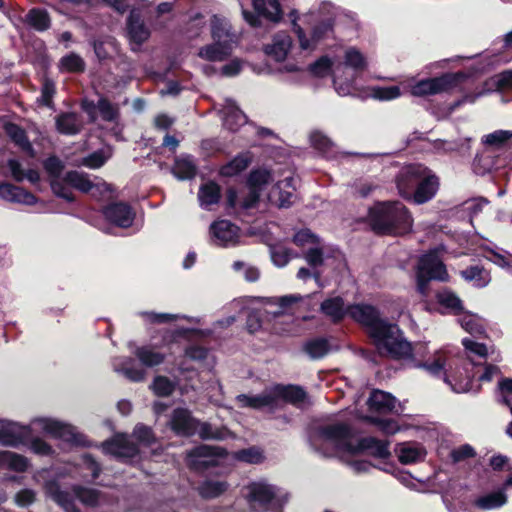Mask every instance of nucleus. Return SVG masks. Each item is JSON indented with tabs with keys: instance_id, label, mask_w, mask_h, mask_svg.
<instances>
[{
	"instance_id": "nucleus-5",
	"label": "nucleus",
	"mask_w": 512,
	"mask_h": 512,
	"mask_svg": "<svg viewBox=\"0 0 512 512\" xmlns=\"http://www.w3.org/2000/svg\"><path fill=\"white\" fill-rule=\"evenodd\" d=\"M368 66L366 56L356 47L345 50L343 61L335 64L333 68V84L337 93L341 96L353 91L357 77Z\"/></svg>"
},
{
	"instance_id": "nucleus-2",
	"label": "nucleus",
	"mask_w": 512,
	"mask_h": 512,
	"mask_svg": "<svg viewBox=\"0 0 512 512\" xmlns=\"http://www.w3.org/2000/svg\"><path fill=\"white\" fill-rule=\"evenodd\" d=\"M32 425L38 426L42 433L54 439L72 444H78L81 441V434L73 425L52 417H35L30 425L0 419V445L12 448L26 445L31 435Z\"/></svg>"
},
{
	"instance_id": "nucleus-30",
	"label": "nucleus",
	"mask_w": 512,
	"mask_h": 512,
	"mask_svg": "<svg viewBox=\"0 0 512 512\" xmlns=\"http://www.w3.org/2000/svg\"><path fill=\"white\" fill-rule=\"evenodd\" d=\"M294 179L286 177L284 180L279 181L269 194V201L275 203L280 208L289 207L295 198L294 195Z\"/></svg>"
},
{
	"instance_id": "nucleus-53",
	"label": "nucleus",
	"mask_w": 512,
	"mask_h": 512,
	"mask_svg": "<svg viewBox=\"0 0 512 512\" xmlns=\"http://www.w3.org/2000/svg\"><path fill=\"white\" fill-rule=\"evenodd\" d=\"M462 277L473 282L476 287L483 288L490 282L489 274L479 266H471L461 271Z\"/></svg>"
},
{
	"instance_id": "nucleus-46",
	"label": "nucleus",
	"mask_w": 512,
	"mask_h": 512,
	"mask_svg": "<svg viewBox=\"0 0 512 512\" xmlns=\"http://www.w3.org/2000/svg\"><path fill=\"white\" fill-rule=\"evenodd\" d=\"M172 172L179 180L191 179L196 174V165L191 156H181L175 160Z\"/></svg>"
},
{
	"instance_id": "nucleus-64",
	"label": "nucleus",
	"mask_w": 512,
	"mask_h": 512,
	"mask_svg": "<svg viewBox=\"0 0 512 512\" xmlns=\"http://www.w3.org/2000/svg\"><path fill=\"white\" fill-rule=\"evenodd\" d=\"M235 458L239 461L256 464L263 460V455L258 448L251 447L235 453Z\"/></svg>"
},
{
	"instance_id": "nucleus-49",
	"label": "nucleus",
	"mask_w": 512,
	"mask_h": 512,
	"mask_svg": "<svg viewBox=\"0 0 512 512\" xmlns=\"http://www.w3.org/2000/svg\"><path fill=\"white\" fill-rule=\"evenodd\" d=\"M228 488V484L222 480H205L198 492L202 498L213 499L222 495Z\"/></svg>"
},
{
	"instance_id": "nucleus-39",
	"label": "nucleus",
	"mask_w": 512,
	"mask_h": 512,
	"mask_svg": "<svg viewBox=\"0 0 512 512\" xmlns=\"http://www.w3.org/2000/svg\"><path fill=\"white\" fill-rule=\"evenodd\" d=\"M233 49V47H230L227 44L225 45L214 41L211 44L201 47L198 51V56L206 61L221 62L231 55Z\"/></svg>"
},
{
	"instance_id": "nucleus-41",
	"label": "nucleus",
	"mask_w": 512,
	"mask_h": 512,
	"mask_svg": "<svg viewBox=\"0 0 512 512\" xmlns=\"http://www.w3.org/2000/svg\"><path fill=\"white\" fill-rule=\"evenodd\" d=\"M321 311L333 322H338L348 314V306H345L341 297L336 296L324 300L321 304Z\"/></svg>"
},
{
	"instance_id": "nucleus-51",
	"label": "nucleus",
	"mask_w": 512,
	"mask_h": 512,
	"mask_svg": "<svg viewBox=\"0 0 512 512\" xmlns=\"http://www.w3.org/2000/svg\"><path fill=\"white\" fill-rule=\"evenodd\" d=\"M58 67L61 72L81 73L86 64L80 55L71 52L60 59Z\"/></svg>"
},
{
	"instance_id": "nucleus-23",
	"label": "nucleus",
	"mask_w": 512,
	"mask_h": 512,
	"mask_svg": "<svg viewBox=\"0 0 512 512\" xmlns=\"http://www.w3.org/2000/svg\"><path fill=\"white\" fill-rule=\"evenodd\" d=\"M348 315L355 321L368 327L370 335L376 326L382 325L385 322V320L379 317L375 307L366 304L348 306Z\"/></svg>"
},
{
	"instance_id": "nucleus-27",
	"label": "nucleus",
	"mask_w": 512,
	"mask_h": 512,
	"mask_svg": "<svg viewBox=\"0 0 512 512\" xmlns=\"http://www.w3.org/2000/svg\"><path fill=\"white\" fill-rule=\"evenodd\" d=\"M370 410L378 413L400 412V405L397 399L390 393L374 390L367 401Z\"/></svg>"
},
{
	"instance_id": "nucleus-28",
	"label": "nucleus",
	"mask_w": 512,
	"mask_h": 512,
	"mask_svg": "<svg viewBox=\"0 0 512 512\" xmlns=\"http://www.w3.org/2000/svg\"><path fill=\"white\" fill-rule=\"evenodd\" d=\"M210 25L213 41H217L225 45L227 43L228 46L233 48L236 46L237 36L231 30V25L225 18L214 15L211 18Z\"/></svg>"
},
{
	"instance_id": "nucleus-18",
	"label": "nucleus",
	"mask_w": 512,
	"mask_h": 512,
	"mask_svg": "<svg viewBox=\"0 0 512 512\" xmlns=\"http://www.w3.org/2000/svg\"><path fill=\"white\" fill-rule=\"evenodd\" d=\"M64 184L71 191L70 187H73L81 192H90L93 196L98 193L102 194L109 190L108 185L105 182L98 181L94 183L87 174L78 171H70L64 176Z\"/></svg>"
},
{
	"instance_id": "nucleus-33",
	"label": "nucleus",
	"mask_w": 512,
	"mask_h": 512,
	"mask_svg": "<svg viewBox=\"0 0 512 512\" xmlns=\"http://www.w3.org/2000/svg\"><path fill=\"white\" fill-rule=\"evenodd\" d=\"M221 114L223 119V126L230 131H236L239 129V127L246 123L245 114L231 99L225 100Z\"/></svg>"
},
{
	"instance_id": "nucleus-15",
	"label": "nucleus",
	"mask_w": 512,
	"mask_h": 512,
	"mask_svg": "<svg viewBox=\"0 0 512 512\" xmlns=\"http://www.w3.org/2000/svg\"><path fill=\"white\" fill-rule=\"evenodd\" d=\"M212 242L219 247H232L239 243V228L228 220H218L210 225Z\"/></svg>"
},
{
	"instance_id": "nucleus-63",
	"label": "nucleus",
	"mask_w": 512,
	"mask_h": 512,
	"mask_svg": "<svg viewBox=\"0 0 512 512\" xmlns=\"http://www.w3.org/2000/svg\"><path fill=\"white\" fill-rule=\"evenodd\" d=\"M206 21L201 14H196L194 17L190 19L187 24L186 34L188 38H196L201 35L203 30L205 29Z\"/></svg>"
},
{
	"instance_id": "nucleus-50",
	"label": "nucleus",
	"mask_w": 512,
	"mask_h": 512,
	"mask_svg": "<svg viewBox=\"0 0 512 512\" xmlns=\"http://www.w3.org/2000/svg\"><path fill=\"white\" fill-rule=\"evenodd\" d=\"M5 132L23 151L33 155V147L27 139L25 131L18 125L8 123L5 125Z\"/></svg>"
},
{
	"instance_id": "nucleus-32",
	"label": "nucleus",
	"mask_w": 512,
	"mask_h": 512,
	"mask_svg": "<svg viewBox=\"0 0 512 512\" xmlns=\"http://www.w3.org/2000/svg\"><path fill=\"white\" fill-rule=\"evenodd\" d=\"M113 370L124 375L132 382H141L146 377L143 368L134 366V360L129 357H115L112 360Z\"/></svg>"
},
{
	"instance_id": "nucleus-37",
	"label": "nucleus",
	"mask_w": 512,
	"mask_h": 512,
	"mask_svg": "<svg viewBox=\"0 0 512 512\" xmlns=\"http://www.w3.org/2000/svg\"><path fill=\"white\" fill-rule=\"evenodd\" d=\"M56 129L59 133L73 136L83 128L81 117L74 112H64L55 118Z\"/></svg>"
},
{
	"instance_id": "nucleus-14",
	"label": "nucleus",
	"mask_w": 512,
	"mask_h": 512,
	"mask_svg": "<svg viewBox=\"0 0 512 512\" xmlns=\"http://www.w3.org/2000/svg\"><path fill=\"white\" fill-rule=\"evenodd\" d=\"M253 6L258 15L247 10L242 11L245 21L253 27L260 25L259 15L272 22H278L282 18L281 7L277 0H253Z\"/></svg>"
},
{
	"instance_id": "nucleus-59",
	"label": "nucleus",
	"mask_w": 512,
	"mask_h": 512,
	"mask_svg": "<svg viewBox=\"0 0 512 512\" xmlns=\"http://www.w3.org/2000/svg\"><path fill=\"white\" fill-rule=\"evenodd\" d=\"M101 118L105 121H116L119 116L117 106L113 105L105 98H100L96 105Z\"/></svg>"
},
{
	"instance_id": "nucleus-47",
	"label": "nucleus",
	"mask_w": 512,
	"mask_h": 512,
	"mask_svg": "<svg viewBox=\"0 0 512 512\" xmlns=\"http://www.w3.org/2000/svg\"><path fill=\"white\" fill-rule=\"evenodd\" d=\"M310 143L325 157H332L335 152V144L322 131L315 130L311 132Z\"/></svg>"
},
{
	"instance_id": "nucleus-21",
	"label": "nucleus",
	"mask_w": 512,
	"mask_h": 512,
	"mask_svg": "<svg viewBox=\"0 0 512 512\" xmlns=\"http://www.w3.org/2000/svg\"><path fill=\"white\" fill-rule=\"evenodd\" d=\"M333 24L330 19L324 20L314 26L311 38H307L300 26H295V32L299 39L302 50H313L316 45L323 39L329 37L333 31Z\"/></svg>"
},
{
	"instance_id": "nucleus-62",
	"label": "nucleus",
	"mask_w": 512,
	"mask_h": 512,
	"mask_svg": "<svg viewBox=\"0 0 512 512\" xmlns=\"http://www.w3.org/2000/svg\"><path fill=\"white\" fill-rule=\"evenodd\" d=\"M372 96L375 99L381 101H389L396 99L401 96V91L398 86H388V87H374L372 90Z\"/></svg>"
},
{
	"instance_id": "nucleus-29",
	"label": "nucleus",
	"mask_w": 512,
	"mask_h": 512,
	"mask_svg": "<svg viewBox=\"0 0 512 512\" xmlns=\"http://www.w3.org/2000/svg\"><path fill=\"white\" fill-rule=\"evenodd\" d=\"M485 90L475 95H466L464 98L457 102L455 106H459L461 103H473L478 97L486 92L501 89H512V70L504 71L494 77H491L485 83Z\"/></svg>"
},
{
	"instance_id": "nucleus-7",
	"label": "nucleus",
	"mask_w": 512,
	"mask_h": 512,
	"mask_svg": "<svg viewBox=\"0 0 512 512\" xmlns=\"http://www.w3.org/2000/svg\"><path fill=\"white\" fill-rule=\"evenodd\" d=\"M154 441L152 429L143 424H138L133 434H117L111 440L103 443V450L117 458L126 459L136 456L139 452V445L148 446Z\"/></svg>"
},
{
	"instance_id": "nucleus-42",
	"label": "nucleus",
	"mask_w": 512,
	"mask_h": 512,
	"mask_svg": "<svg viewBox=\"0 0 512 512\" xmlns=\"http://www.w3.org/2000/svg\"><path fill=\"white\" fill-rule=\"evenodd\" d=\"M25 22L38 32L46 31L51 26L49 13L42 8H32L25 16Z\"/></svg>"
},
{
	"instance_id": "nucleus-57",
	"label": "nucleus",
	"mask_w": 512,
	"mask_h": 512,
	"mask_svg": "<svg viewBox=\"0 0 512 512\" xmlns=\"http://www.w3.org/2000/svg\"><path fill=\"white\" fill-rule=\"evenodd\" d=\"M305 352L313 359H318L325 356L329 350V345L326 339L318 338L308 341L304 346Z\"/></svg>"
},
{
	"instance_id": "nucleus-55",
	"label": "nucleus",
	"mask_w": 512,
	"mask_h": 512,
	"mask_svg": "<svg viewBox=\"0 0 512 512\" xmlns=\"http://www.w3.org/2000/svg\"><path fill=\"white\" fill-rule=\"evenodd\" d=\"M74 495L85 505L96 506L101 500V494L98 490L93 488H85L82 486H75L73 488Z\"/></svg>"
},
{
	"instance_id": "nucleus-31",
	"label": "nucleus",
	"mask_w": 512,
	"mask_h": 512,
	"mask_svg": "<svg viewBox=\"0 0 512 512\" xmlns=\"http://www.w3.org/2000/svg\"><path fill=\"white\" fill-rule=\"evenodd\" d=\"M395 453L402 464L409 465L424 460L426 449L417 442H403L397 444Z\"/></svg>"
},
{
	"instance_id": "nucleus-13",
	"label": "nucleus",
	"mask_w": 512,
	"mask_h": 512,
	"mask_svg": "<svg viewBox=\"0 0 512 512\" xmlns=\"http://www.w3.org/2000/svg\"><path fill=\"white\" fill-rule=\"evenodd\" d=\"M272 180V174L266 169L252 171L248 178L249 191L240 202V207L243 209L253 208L258 202L261 192Z\"/></svg>"
},
{
	"instance_id": "nucleus-25",
	"label": "nucleus",
	"mask_w": 512,
	"mask_h": 512,
	"mask_svg": "<svg viewBox=\"0 0 512 512\" xmlns=\"http://www.w3.org/2000/svg\"><path fill=\"white\" fill-rule=\"evenodd\" d=\"M236 401L240 407L256 410L266 409L269 412H274L276 410L272 388L266 389L258 395L240 394L236 397Z\"/></svg>"
},
{
	"instance_id": "nucleus-9",
	"label": "nucleus",
	"mask_w": 512,
	"mask_h": 512,
	"mask_svg": "<svg viewBox=\"0 0 512 512\" xmlns=\"http://www.w3.org/2000/svg\"><path fill=\"white\" fill-rule=\"evenodd\" d=\"M441 248H435L423 255L417 267V288L419 293L426 295L430 280L445 281L448 277L445 265L439 256Z\"/></svg>"
},
{
	"instance_id": "nucleus-6",
	"label": "nucleus",
	"mask_w": 512,
	"mask_h": 512,
	"mask_svg": "<svg viewBox=\"0 0 512 512\" xmlns=\"http://www.w3.org/2000/svg\"><path fill=\"white\" fill-rule=\"evenodd\" d=\"M245 499L252 512H280L288 494L266 481H257L246 487Z\"/></svg>"
},
{
	"instance_id": "nucleus-19",
	"label": "nucleus",
	"mask_w": 512,
	"mask_h": 512,
	"mask_svg": "<svg viewBox=\"0 0 512 512\" xmlns=\"http://www.w3.org/2000/svg\"><path fill=\"white\" fill-rule=\"evenodd\" d=\"M438 188V177L425 166V171L421 173V177L418 179L412 200L417 204L426 203L436 195Z\"/></svg>"
},
{
	"instance_id": "nucleus-35",
	"label": "nucleus",
	"mask_w": 512,
	"mask_h": 512,
	"mask_svg": "<svg viewBox=\"0 0 512 512\" xmlns=\"http://www.w3.org/2000/svg\"><path fill=\"white\" fill-rule=\"evenodd\" d=\"M508 501L507 494L503 490H495L484 493L473 501V506L482 511H491L500 509Z\"/></svg>"
},
{
	"instance_id": "nucleus-43",
	"label": "nucleus",
	"mask_w": 512,
	"mask_h": 512,
	"mask_svg": "<svg viewBox=\"0 0 512 512\" xmlns=\"http://www.w3.org/2000/svg\"><path fill=\"white\" fill-rule=\"evenodd\" d=\"M221 196V189L215 182L203 184L198 193L200 206L209 210L211 205L217 204Z\"/></svg>"
},
{
	"instance_id": "nucleus-44",
	"label": "nucleus",
	"mask_w": 512,
	"mask_h": 512,
	"mask_svg": "<svg viewBox=\"0 0 512 512\" xmlns=\"http://www.w3.org/2000/svg\"><path fill=\"white\" fill-rule=\"evenodd\" d=\"M512 140V130H496L482 137L484 146L492 150L504 149Z\"/></svg>"
},
{
	"instance_id": "nucleus-26",
	"label": "nucleus",
	"mask_w": 512,
	"mask_h": 512,
	"mask_svg": "<svg viewBox=\"0 0 512 512\" xmlns=\"http://www.w3.org/2000/svg\"><path fill=\"white\" fill-rule=\"evenodd\" d=\"M293 40L291 36L285 32L274 35L271 43L264 47L265 53L276 62L284 61L292 48Z\"/></svg>"
},
{
	"instance_id": "nucleus-17",
	"label": "nucleus",
	"mask_w": 512,
	"mask_h": 512,
	"mask_svg": "<svg viewBox=\"0 0 512 512\" xmlns=\"http://www.w3.org/2000/svg\"><path fill=\"white\" fill-rule=\"evenodd\" d=\"M272 393L275 398L276 410L279 409L283 403H291L299 408H304L309 405L306 392L299 386L275 385L272 387Z\"/></svg>"
},
{
	"instance_id": "nucleus-61",
	"label": "nucleus",
	"mask_w": 512,
	"mask_h": 512,
	"mask_svg": "<svg viewBox=\"0 0 512 512\" xmlns=\"http://www.w3.org/2000/svg\"><path fill=\"white\" fill-rule=\"evenodd\" d=\"M335 64H332L331 60L323 56L309 66L310 72L317 77H324L328 74L333 75V68Z\"/></svg>"
},
{
	"instance_id": "nucleus-20",
	"label": "nucleus",
	"mask_w": 512,
	"mask_h": 512,
	"mask_svg": "<svg viewBox=\"0 0 512 512\" xmlns=\"http://www.w3.org/2000/svg\"><path fill=\"white\" fill-rule=\"evenodd\" d=\"M127 33L133 51H138L140 46L150 37V30L146 27L140 12L136 9H132L128 16Z\"/></svg>"
},
{
	"instance_id": "nucleus-34",
	"label": "nucleus",
	"mask_w": 512,
	"mask_h": 512,
	"mask_svg": "<svg viewBox=\"0 0 512 512\" xmlns=\"http://www.w3.org/2000/svg\"><path fill=\"white\" fill-rule=\"evenodd\" d=\"M132 353L143 366L148 368L158 366L166 359V355L160 352L157 346L152 344L136 346Z\"/></svg>"
},
{
	"instance_id": "nucleus-24",
	"label": "nucleus",
	"mask_w": 512,
	"mask_h": 512,
	"mask_svg": "<svg viewBox=\"0 0 512 512\" xmlns=\"http://www.w3.org/2000/svg\"><path fill=\"white\" fill-rule=\"evenodd\" d=\"M105 219L121 228L130 227L135 214L131 207L125 203H112L103 209Z\"/></svg>"
},
{
	"instance_id": "nucleus-8",
	"label": "nucleus",
	"mask_w": 512,
	"mask_h": 512,
	"mask_svg": "<svg viewBox=\"0 0 512 512\" xmlns=\"http://www.w3.org/2000/svg\"><path fill=\"white\" fill-rule=\"evenodd\" d=\"M377 350L382 355L392 358L408 357L411 352V344L406 341L397 325L385 321L374 328L370 335Z\"/></svg>"
},
{
	"instance_id": "nucleus-60",
	"label": "nucleus",
	"mask_w": 512,
	"mask_h": 512,
	"mask_svg": "<svg viewBox=\"0 0 512 512\" xmlns=\"http://www.w3.org/2000/svg\"><path fill=\"white\" fill-rule=\"evenodd\" d=\"M30 451L39 456H51L54 453L52 446L40 437L28 438L27 444Z\"/></svg>"
},
{
	"instance_id": "nucleus-54",
	"label": "nucleus",
	"mask_w": 512,
	"mask_h": 512,
	"mask_svg": "<svg viewBox=\"0 0 512 512\" xmlns=\"http://www.w3.org/2000/svg\"><path fill=\"white\" fill-rule=\"evenodd\" d=\"M438 303L452 313L457 314L462 310L460 298L450 290H443L437 293Z\"/></svg>"
},
{
	"instance_id": "nucleus-10",
	"label": "nucleus",
	"mask_w": 512,
	"mask_h": 512,
	"mask_svg": "<svg viewBox=\"0 0 512 512\" xmlns=\"http://www.w3.org/2000/svg\"><path fill=\"white\" fill-rule=\"evenodd\" d=\"M464 75L460 73H447L440 77L424 79L411 86V94L417 97L436 95L447 92L456 87Z\"/></svg>"
},
{
	"instance_id": "nucleus-22",
	"label": "nucleus",
	"mask_w": 512,
	"mask_h": 512,
	"mask_svg": "<svg viewBox=\"0 0 512 512\" xmlns=\"http://www.w3.org/2000/svg\"><path fill=\"white\" fill-rule=\"evenodd\" d=\"M197 421L188 409L177 408L172 412L169 425L179 436H192L196 434Z\"/></svg>"
},
{
	"instance_id": "nucleus-48",
	"label": "nucleus",
	"mask_w": 512,
	"mask_h": 512,
	"mask_svg": "<svg viewBox=\"0 0 512 512\" xmlns=\"http://www.w3.org/2000/svg\"><path fill=\"white\" fill-rule=\"evenodd\" d=\"M251 162L249 153H241L234 157L229 163L224 165L220 173L226 177H232L245 170Z\"/></svg>"
},
{
	"instance_id": "nucleus-36",
	"label": "nucleus",
	"mask_w": 512,
	"mask_h": 512,
	"mask_svg": "<svg viewBox=\"0 0 512 512\" xmlns=\"http://www.w3.org/2000/svg\"><path fill=\"white\" fill-rule=\"evenodd\" d=\"M0 198L9 202L25 205H33L37 202V199L33 194L10 183L0 184Z\"/></svg>"
},
{
	"instance_id": "nucleus-40",
	"label": "nucleus",
	"mask_w": 512,
	"mask_h": 512,
	"mask_svg": "<svg viewBox=\"0 0 512 512\" xmlns=\"http://www.w3.org/2000/svg\"><path fill=\"white\" fill-rule=\"evenodd\" d=\"M29 467V460L20 454L11 451H0V470L9 469L15 472H24Z\"/></svg>"
},
{
	"instance_id": "nucleus-1",
	"label": "nucleus",
	"mask_w": 512,
	"mask_h": 512,
	"mask_svg": "<svg viewBox=\"0 0 512 512\" xmlns=\"http://www.w3.org/2000/svg\"><path fill=\"white\" fill-rule=\"evenodd\" d=\"M310 446L324 457H339L357 472H368L372 465L359 455L368 450L376 457L386 458L390 455L389 442L374 437L357 440L350 427L343 423L321 426L309 434Z\"/></svg>"
},
{
	"instance_id": "nucleus-56",
	"label": "nucleus",
	"mask_w": 512,
	"mask_h": 512,
	"mask_svg": "<svg viewBox=\"0 0 512 512\" xmlns=\"http://www.w3.org/2000/svg\"><path fill=\"white\" fill-rule=\"evenodd\" d=\"M150 387L155 395L167 397L175 390V383L165 376H157L154 378Z\"/></svg>"
},
{
	"instance_id": "nucleus-11",
	"label": "nucleus",
	"mask_w": 512,
	"mask_h": 512,
	"mask_svg": "<svg viewBox=\"0 0 512 512\" xmlns=\"http://www.w3.org/2000/svg\"><path fill=\"white\" fill-rule=\"evenodd\" d=\"M43 166L50 177V186L53 193L67 202L74 201L73 193L65 186V180L62 177L64 170L63 162L59 158L52 156L44 161Z\"/></svg>"
},
{
	"instance_id": "nucleus-4",
	"label": "nucleus",
	"mask_w": 512,
	"mask_h": 512,
	"mask_svg": "<svg viewBox=\"0 0 512 512\" xmlns=\"http://www.w3.org/2000/svg\"><path fill=\"white\" fill-rule=\"evenodd\" d=\"M372 229L380 234H404L411 230L413 220L399 201L379 202L369 210Z\"/></svg>"
},
{
	"instance_id": "nucleus-16",
	"label": "nucleus",
	"mask_w": 512,
	"mask_h": 512,
	"mask_svg": "<svg viewBox=\"0 0 512 512\" xmlns=\"http://www.w3.org/2000/svg\"><path fill=\"white\" fill-rule=\"evenodd\" d=\"M425 171L422 164H410L403 167L397 176V188L399 194L405 199H412L421 173Z\"/></svg>"
},
{
	"instance_id": "nucleus-3",
	"label": "nucleus",
	"mask_w": 512,
	"mask_h": 512,
	"mask_svg": "<svg viewBox=\"0 0 512 512\" xmlns=\"http://www.w3.org/2000/svg\"><path fill=\"white\" fill-rule=\"evenodd\" d=\"M455 359L449 347L441 348L434 352L433 356L426 361L417 364V367L424 369L434 377L443 378L444 382L456 393H465L471 389V380L474 373L467 368L460 371L454 365Z\"/></svg>"
},
{
	"instance_id": "nucleus-58",
	"label": "nucleus",
	"mask_w": 512,
	"mask_h": 512,
	"mask_svg": "<svg viewBox=\"0 0 512 512\" xmlns=\"http://www.w3.org/2000/svg\"><path fill=\"white\" fill-rule=\"evenodd\" d=\"M56 93V86L50 78H44L41 87V96L38 102L46 107H53V97Z\"/></svg>"
},
{
	"instance_id": "nucleus-38",
	"label": "nucleus",
	"mask_w": 512,
	"mask_h": 512,
	"mask_svg": "<svg viewBox=\"0 0 512 512\" xmlns=\"http://www.w3.org/2000/svg\"><path fill=\"white\" fill-rule=\"evenodd\" d=\"M45 491L49 497L65 510V512H80L72 496L68 492L61 490L56 481H47L45 483Z\"/></svg>"
},
{
	"instance_id": "nucleus-45",
	"label": "nucleus",
	"mask_w": 512,
	"mask_h": 512,
	"mask_svg": "<svg viewBox=\"0 0 512 512\" xmlns=\"http://www.w3.org/2000/svg\"><path fill=\"white\" fill-rule=\"evenodd\" d=\"M461 327L474 336H480L485 332V321L476 314L465 312L459 316Z\"/></svg>"
},
{
	"instance_id": "nucleus-12",
	"label": "nucleus",
	"mask_w": 512,
	"mask_h": 512,
	"mask_svg": "<svg viewBox=\"0 0 512 512\" xmlns=\"http://www.w3.org/2000/svg\"><path fill=\"white\" fill-rule=\"evenodd\" d=\"M222 452L219 448L201 445L187 453V465L195 471H204L219 465Z\"/></svg>"
},
{
	"instance_id": "nucleus-52",
	"label": "nucleus",
	"mask_w": 512,
	"mask_h": 512,
	"mask_svg": "<svg viewBox=\"0 0 512 512\" xmlns=\"http://www.w3.org/2000/svg\"><path fill=\"white\" fill-rule=\"evenodd\" d=\"M196 434L204 440H224L227 438L229 432L223 427H214L207 422L197 421Z\"/></svg>"
}]
</instances>
